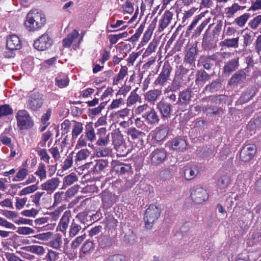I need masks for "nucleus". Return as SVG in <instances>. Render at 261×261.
<instances>
[{"label":"nucleus","mask_w":261,"mask_h":261,"mask_svg":"<svg viewBox=\"0 0 261 261\" xmlns=\"http://www.w3.org/2000/svg\"><path fill=\"white\" fill-rule=\"evenodd\" d=\"M38 154L40 156L41 160L47 163H49V155L47 154L46 149H41L37 151Z\"/></svg>","instance_id":"e2e57ef3"},{"label":"nucleus","mask_w":261,"mask_h":261,"mask_svg":"<svg viewBox=\"0 0 261 261\" xmlns=\"http://www.w3.org/2000/svg\"><path fill=\"white\" fill-rule=\"evenodd\" d=\"M77 180V177L75 173H72L64 178L63 185L62 189H64L66 185L69 186Z\"/></svg>","instance_id":"e433bc0d"},{"label":"nucleus","mask_w":261,"mask_h":261,"mask_svg":"<svg viewBox=\"0 0 261 261\" xmlns=\"http://www.w3.org/2000/svg\"><path fill=\"white\" fill-rule=\"evenodd\" d=\"M183 172L186 180H191L199 173L198 166L195 164L187 166L185 168Z\"/></svg>","instance_id":"2eb2a0df"},{"label":"nucleus","mask_w":261,"mask_h":261,"mask_svg":"<svg viewBox=\"0 0 261 261\" xmlns=\"http://www.w3.org/2000/svg\"><path fill=\"white\" fill-rule=\"evenodd\" d=\"M81 227L80 225L75 223L74 222V220H73V222H72L70 228V231H69V236L70 237H74L80 231L81 229Z\"/></svg>","instance_id":"09e8293b"},{"label":"nucleus","mask_w":261,"mask_h":261,"mask_svg":"<svg viewBox=\"0 0 261 261\" xmlns=\"http://www.w3.org/2000/svg\"><path fill=\"white\" fill-rule=\"evenodd\" d=\"M172 148L174 150L183 151L186 149L187 146V142L183 138L178 137L174 139L171 143Z\"/></svg>","instance_id":"4be33fe9"},{"label":"nucleus","mask_w":261,"mask_h":261,"mask_svg":"<svg viewBox=\"0 0 261 261\" xmlns=\"http://www.w3.org/2000/svg\"><path fill=\"white\" fill-rule=\"evenodd\" d=\"M22 250L36 254L39 256L42 255L45 252L43 247L38 245H31L21 247Z\"/></svg>","instance_id":"a878e982"},{"label":"nucleus","mask_w":261,"mask_h":261,"mask_svg":"<svg viewBox=\"0 0 261 261\" xmlns=\"http://www.w3.org/2000/svg\"><path fill=\"white\" fill-rule=\"evenodd\" d=\"M89 151L86 149H82L76 154V161L86 159L89 156Z\"/></svg>","instance_id":"052dcab7"},{"label":"nucleus","mask_w":261,"mask_h":261,"mask_svg":"<svg viewBox=\"0 0 261 261\" xmlns=\"http://www.w3.org/2000/svg\"><path fill=\"white\" fill-rule=\"evenodd\" d=\"M53 43L52 38L46 33L42 35L34 42V47L38 50L43 51L50 48Z\"/></svg>","instance_id":"6e6552de"},{"label":"nucleus","mask_w":261,"mask_h":261,"mask_svg":"<svg viewBox=\"0 0 261 261\" xmlns=\"http://www.w3.org/2000/svg\"><path fill=\"white\" fill-rule=\"evenodd\" d=\"M123 140H113L114 145L117 146L118 151L122 153V155H125L128 153V150H126L125 146L123 145Z\"/></svg>","instance_id":"37998d69"},{"label":"nucleus","mask_w":261,"mask_h":261,"mask_svg":"<svg viewBox=\"0 0 261 261\" xmlns=\"http://www.w3.org/2000/svg\"><path fill=\"white\" fill-rule=\"evenodd\" d=\"M145 25V20L142 23L139 28L136 30L135 34L133 35L130 38H129L127 40L130 42H135L137 41L144 30Z\"/></svg>","instance_id":"4c0bfd02"},{"label":"nucleus","mask_w":261,"mask_h":261,"mask_svg":"<svg viewBox=\"0 0 261 261\" xmlns=\"http://www.w3.org/2000/svg\"><path fill=\"white\" fill-rule=\"evenodd\" d=\"M156 107L163 118L170 117L172 112V106L170 103L162 100L157 103Z\"/></svg>","instance_id":"ddd939ff"},{"label":"nucleus","mask_w":261,"mask_h":261,"mask_svg":"<svg viewBox=\"0 0 261 261\" xmlns=\"http://www.w3.org/2000/svg\"><path fill=\"white\" fill-rule=\"evenodd\" d=\"M249 13H245L235 19L234 22L240 27H243L250 17Z\"/></svg>","instance_id":"ea45409f"},{"label":"nucleus","mask_w":261,"mask_h":261,"mask_svg":"<svg viewBox=\"0 0 261 261\" xmlns=\"http://www.w3.org/2000/svg\"><path fill=\"white\" fill-rule=\"evenodd\" d=\"M38 181L35 185H33L24 188L21 191H20L19 195L20 196L25 195L30 193H33L36 191L38 189L37 184Z\"/></svg>","instance_id":"79ce46f5"},{"label":"nucleus","mask_w":261,"mask_h":261,"mask_svg":"<svg viewBox=\"0 0 261 261\" xmlns=\"http://www.w3.org/2000/svg\"><path fill=\"white\" fill-rule=\"evenodd\" d=\"M223 89V86L221 80L216 79L206 85L204 89L205 91L213 93L221 91Z\"/></svg>","instance_id":"a211bd4d"},{"label":"nucleus","mask_w":261,"mask_h":261,"mask_svg":"<svg viewBox=\"0 0 261 261\" xmlns=\"http://www.w3.org/2000/svg\"><path fill=\"white\" fill-rule=\"evenodd\" d=\"M39 211L32 208L31 210H24L21 212V214L26 217H31L35 218L38 214Z\"/></svg>","instance_id":"0e129e2a"},{"label":"nucleus","mask_w":261,"mask_h":261,"mask_svg":"<svg viewBox=\"0 0 261 261\" xmlns=\"http://www.w3.org/2000/svg\"><path fill=\"white\" fill-rule=\"evenodd\" d=\"M105 261H126V257L123 254H116L110 256Z\"/></svg>","instance_id":"864d4df0"},{"label":"nucleus","mask_w":261,"mask_h":261,"mask_svg":"<svg viewBox=\"0 0 261 261\" xmlns=\"http://www.w3.org/2000/svg\"><path fill=\"white\" fill-rule=\"evenodd\" d=\"M128 134L131 136L133 139H136L139 138L140 136H141L143 133L139 131L135 127L129 128L128 130Z\"/></svg>","instance_id":"603ef678"},{"label":"nucleus","mask_w":261,"mask_h":261,"mask_svg":"<svg viewBox=\"0 0 261 261\" xmlns=\"http://www.w3.org/2000/svg\"><path fill=\"white\" fill-rule=\"evenodd\" d=\"M45 22L46 18L43 14L30 11L27 15L24 24L29 31H34L42 27Z\"/></svg>","instance_id":"f257e3e1"},{"label":"nucleus","mask_w":261,"mask_h":261,"mask_svg":"<svg viewBox=\"0 0 261 261\" xmlns=\"http://www.w3.org/2000/svg\"><path fill=\"white\" fill-rule=\"evenodd\" d=\"M158 41L153 39L149 44L148 47L143 55V58L148 56L152 52H154L157 46Z\"/></svg>","instance_id":"c9c22d12"},{"label":"nucleus","mask_w":261,"mask_h":261,"mask_svg":"<svg viewBox=\"0 0 261 261\" xmlns=\"http://www.w3.org/2000/svg\"><path fill=\"white\" fill-rule=\"evenodd\" d=\"M254 36V33L252 32H250L249 33H246L243 35V46L244 48H245L248 45H250L252 43Z\"/></svg>","instance_id":"49530a36"},{"label":"nucleus","mask_w":261,"mask_h":261,"mask_svg":"<svg viewBox=\"0 0 261 261\" xmlns=\"http://www.w3.org/2000/svg\"><path fill=\"white\" fill-rule=\"evenodd\" d=\"M211 75L204 69L198 70L196 73L195 83L197 85L203 86L206 81L210 80Z\"/></svg>","instance_id":"f3484780"},{"label":"nucleus","mask_w":261,"mask_h":261,"mask_svg":"<svg viewBox=\"0 0 261 261\" xmlns=\"http://www.w3.org/2000/svg\"><path fill=\"white\" fill-rule=\"evenodd\" d=\"M248 129L252 132L261 128V116L257 117L253 120H251L248 125Z\"/></svg>","instance_id":"7c9ffc66"},{"label":"nucleus","mask_w":261,"mask_h":261,"mask_svg":"<svg viewBox=\"0 0 261 261\" xmlns=\"http://www.w3.org/2000/svg\"><path fill=\"white\" fill-rule=\"evenodd\" d=\"M173 16L172 12L167 10L163 15V18L160 20L159 27V31H163L169 24Z\"/></svg>","instance_id":"5701e85b"},{"label":"nucleus","mask_w":261,"mask_h":261,"mask_svg":"<svg viewBox=\"0 0 261 261\" xmlns=\"http://www.w3.org/2000/svg\"><path fill=\"white\" fill-rule=\"evenodd\" d=\"M167 153V151L163 148L154 150L150 154L152 165L158 166L164 163L166 159Z\"/></svg>","instance_id":"1a4fd4ad"},{"label":"nucleus","mask_w":261,"mask_h":261,"mask_svg":"<svg viewBox=\"0 0 261 261\" xmlns=\"http://www.w3.org/2000/svg\"><path fill=\"white\" fill-rule=\"evenodd\" d=\"M109 136L110 134L109 133L105 136H98V139L96 144L99 146H106L109 142Z\"/></svg>","instance_id":"3c124183"},{"label":"nucleus","mask_w":261,"mask_h":261,"mask_svg":"<svg viewBox=\"0 0 261 261\" xmlns=\"http://www.w3.org/2000/svg\"><path fill=\"white\" fill-rule=\"evenodd\" d=\"M6 47L7 49L18 50L22 47L21 41L16 35H10L7 39Z\"/></svg>","instance_id":"4468645a"},{"label":"nucleus","mask_w":261,"mask_h":261,"mask_svg":"<svg viewBox=\"0 0 261 261\" xmlns=\"http://www.w3.org/2000/svg\"><path fill=\"white\" fill-rule=\"evenodd\" d=\"M230 178L227 175H223L218 180V186L220 189L227 188L230 183Z\"/></svg>","instance_id":"2f4dec72"},{"label":"nucleus","mask_w":261,"mask_h":261,"mask_svg":"<svg viewBox=\"0 0 261 261\" xmlns=\"http://www.w3.org/2000/svg\"><path fill=\"white\" fill-rule=\"evenodd\" d=\"M161 211L160 205L151 204L148 206L144 212L143 217L146 228L148 229L152 228L154 224L160 218Z\"/></svg>","instance_id":"f03ea898"},{"label":"nucleus","mask_w":261,"mask_h":261,"mask_svg":"<svg viewBox=\"0 0 261 261\" xmlns=\"http://www.w3.org/2000/svg\"><path fill=\"white\" fill-rule=\"evenodd\" d=\"M108 162L106 160L100 159L96 161V164L92 168L94 173H100L108 166Z\"/></svg>","instance_id":"cd10ccee"},{"label":"nucleus","mask_w":261,"mask_h":261,"mask_svg":"<svg viewBox=\"0 0 261 261\" xmlns=\"http://www.w3.org/2000/svg\"><path fill=\"white\" fill-rule=\"evenodd\" d=\"M17 126L21 130L27 129L34 125V122L25 110H19L16 115Z\"/></svg>","instance_id":"7ed1b4c3"},{"label":"nucleus","mask_w":261,"mask_h":261,"mask_svg":"<svg viewBox=\"0 0 261 261\" xmlns=\"http://www.w3.org/2000/svg\"><path fill=\"white\" fill-rule=\"evenodd\" d=\"M71 215V212L69 210L66 211L64 212L60 222L58 224V227H60V230L63 232L65 231L67 228L69 217Z\"/></svg>","instance_id":"393cba45"},{"label":"nucleus","mask_w":261,"mask_h":261,"mask_svg":"<svg viewBox=\"0 0 261 261\" xmlns=\"http://www.w3.org/2000/svg\"><path fill=\"white\" fill-rule=\"evenodd\" d=\"M94 244L93 241L90 240H87L83 245L81 248V251L84 253H88L90 250L93 249Z\"/></svg>","instance_id":"de8ad7c7"},{"label":"nucleus","mask_w":261,"mask_h":261,"mask_svg":"<svg viewBox=\"0 0 261 261\" xmlns=\"http://www.w3.org/2000/svg\"><path fill=\"white\" fill-rule=\"evenodd\" d=\"M172 70V67L169 63H165L162 67L160 74L154 81V84L155 85L163 86L165 83L168 81Z\"/></svg>","instance_id":"9d476101"},{"label":"nucleus","mask_w":261,"mask_h":261,"mask_svg":"<svg viewBox=\"0 0 261 261\" xmlns=\"http://www.w3.org/2000/svg\"><path fill=\"white\" fill-rule=\"evenodd\" d=\"M239 37H238L235 38L225 39L223 41H222L221 43L224 46L237 48L239 46Z\"/></svg>","instance_id":"72a5a7b5"},{"label":"nucleus","mask_w":261,"mask_h":261,"mask_svg":"<svg viewBox=\"0 0 261 261\" xmlns=\"http://www.w3.org/2000/svg\"><path fill=\"white\" fill-rule=\"evenodd\" d=\"M192 92L189 89H186L180 92L175 104L186 109L191 101Z\"/></svg>","instance_id":"9b49d317"},{"label":"nucleus","mask_w":261,"mask_h":261,"mask_svg":"<svg viewBox=\"0 0 261 261\" xmlns=\"http://www.w3.org/2000/svg\"><path fill=\"white\" fill-rule=\"evenodd\" d=\"M69 82V80L65 74H60L55 79L56 85L60 88L67 87Z\"/></svg>","instance_id":"bb28decb"},{"label":"nucleus","mask_w":261,"mask_h":261,"mask_svg":"<svg viewBox=\"0 0 261 261\" xmlns=\"http://www.w3.org/2000/svg\"><path fill=\"white\" fill-rule=\"evenodd\" d=\"M255 95V92L254 89L252 88H248L242 93L238 101L240 103H246L252 99Z\"/></svg>","instance_id":"412c9836"},{"label":"nucleus","mask_w":261,"mask_h":261,"mask_svg":"<svg viewBox=\"0 0 261 261\" xmlns=\"http://www.w3.org/2000/svg\"><path fill=\"white\" fill-rule=\"evenodd\" d=\"M13 113V110L9 105H0V118L4 116L12 115Z\"/></svg>","instance_id":"473e14b6"},{"label":"nucleus","mask_w":261,"mask_h":261,"mask_svg":"<svg viewBox=\"0 0 261 261\" xmlns=\"http://www.w3.org/2000/svg\"><path fill=\"white\" fill-rule=\"evenodd\" d=\"M214 149V147H205L200 152V156L203 158H207L213 154Z\"/></svg>","instance_id":"5fc2aeb1"},{"label":"nucleus","mask_w":261,"mask_h":261,"mask_svg":"<svg viewBox=\"0 0 261 261\" xmlns=\"http://www.w3.org/2000/svg\"><path fill=\"white\" fill-rule=\"evenodd\" d=\"M222 25V20H218L216 25L214 27L212 31H211L213 38H216L219 39L218 38L221 32Z\"/></svg>","instance_id":"a19ab883"},{"label":"nucleus","mask_w":261,"mask_h":261,"mask_svg":"<svg viewBox=\"0 0 261 261\" xmlns=\"http://www.w3.org/2000/svg\"><path fill=\"white\" fill-rule=\"evenodd\" d=\"M75 124L72 131V138H76L82 132L83 129V124L81 122L74 121Z\"/></svg>","instance_id":"58836bf2"},{"label":"nucleus","mask_w":261,"mask_h":261,"mask_svg":"<svg viewBox=\"0 0 261 261\" xmlns=\"http://www.w3.org/2000/svg\"><path fill=\"white\" fill-rule=\"evenodd\" d=\"M64 193L63 192H58L56 193L54 195V202L51 206H50L48 209L50 210L56 207L58 204L61 203L62 201V195H64Z\"/></svg>","instance_id":"8fccbe9b"},{"label":"nucleus","mask_w":261,"mask_h":261,"mask_svg":"<svg viewBox=\"0 0 261 261\" xmlns=\"http://www.w3.org/2000/svg\"><path fill=\"white\" fill-rule=\"evenodd\" d=\"M142 117L148 123L151 124L158 123L160 120L154 109H151L150 111L146 112L145 113L143 114Z\"/></svg>","instance_id":"aec40b11"},{"label":"nucleus","mask_w":261,"mask_h":261,"mask_svg":"<svg viewBox=\"0 0 261 261\" xmlns=\"http://www.w3.org/2000/svg\"><path fill=\"white\" fill-rule=\"evenodd\" d=\"M60 181L58 178H53L47 181V186L50 188L49 190H55L58 187Z\"/></svg>","instance_id":"680f3d73"},{"label":"nucleus","mask_w":261,"mask_h":261,"mask_svg":"<svg viewBox=\"0 0 261 261\" xmlns=\"http://www.w3.org/2000/svg\"><path fill=\"white\" fill-rule=\"evenodd\" d=\"M169 128L167 126L163 125L159 127L156 128L155 130V134L153 135V138L157 142H160L166 138L168 135Z\"/></svg>","instance_id":"dca6fc26"},{"label":"nucleus","mask_w":261,"mask_h":261,"mask_svg":"<svg viewBox=\"0 0 261 261\" xmlns=\"http://www.w3.org/2000/svg\"><path fill=\"white\" fill-rule=\"evenodd\" d=\"M123 11L125 13L132 14L134 12V7L131 2L127 0L122 5Z\"/></svg>","instance_id":"69168bd1"},{"label":"nucleus","mask_w":261,"mask_h":261,"mask_svg":"<svg viewBox=\"0 0 261 261\" xmlns=\"http://www.w3.org/2000/svg\"><path fill=\"white\" fill-rule=\"evenodd\" d=\"M212 60H215L212 56H208L201 60V64H202L204 69L209 70L213 66L214 64L212 62Z\"/></svg>","instance_id":"a18cd8bd"},{"label":"nucleus","mask_w":261,"mask_h":261,"mask_svg":"<svg viewBox=\"0 0 261 261\" xmlns=\"http://www.w3.org/2000/svg\"><path fill=\"white\" fill-rule=\"evenodd\" d=\"M45 166L43 163H40L38 170L35 172V174L39 176L41 179L46 178V171L45 169Z\"/></svg>","instance_id":"c03bdc74"},{"label":"nucleus","mask_w":261,"mask_h":261,"mask_svg":"<svg viewBox=\"0 0 261 261\" xmlns=\"http://www.w3.org/2000/svg\"><path fill=\"white\" fill-rule=\"evenodd\" d=\"M212 24L208 25V28L206 29L203 35L202 47L205 50H210L214 48L216 45V42L218 39L213 38L210 29Z\"/></svg>","instance_id":"423d86ee"},{"label":"nucleus","mask_w":261,"mask_h":261,"mask_svg":"<svg viewBox=\"0 0 261 261\" xmlns=\"http://www.w3.org/2000/svg\"><path fill=\"white\" fill-rule=\"evenodd\" d=\"M59 253L49 250L46 256V258L48 261H57L59 258Z\"/></svg>","instance_id":"4d7b16f0"},{"label":"nucleus","mask_w":261,"mask_h":261,"mask_svg":"<svg viewBox=\"0 0 261 261\" xmlns=\"http://www.w3.org/2000/svg\"><path fill=\"white\" fill-rule=\"evenodd\" d=\"M124 241L130 245L134 244L137 241V237L133 231H129L124 236Z\"/></svg>","instance_id":"f704fd0d"},{"label":"nucleus","mask_w":261,"mask_h":261,"mask_svg":"<svg viewBox=\"0 0 261 261\" xmlns=\"http://www.w3.org/2000/svg\"><path fill=\"white\" fill-rule=\"evenodd\" d=\"M241 9V6H239L238 4H233L230 7H228L226 9L227 10L226 13L229 14L228 17H230L233 15L237 11Z\"/></svg>","instance_id":"13d9d810"},{"label":"nucleus","mask_w":261,"mask_h":261,"mask_svg":"<svg viewBox=\"0 0 261 261\" xmlns=\"http://www.w3.org/2000/svg\"><path fill=\"white\" fill-rule=\"evenodd\" d=\"M257 151L255 144H247L244 145L240 150V159L244 163H248L254 157Z\"/></svg>","instance_id":"20e7f679"},{"label":"nucleus","mask_w":261,"mask_h":261,"mask_svg":"<svg viewBox=\"0 0 261 261\" xmlns=\"http://www.w3.org/2000/svg\"><path fill=\"white\" fill-rule=\"evenodd\" d=\"M162 95V90L154 89L148 91L145 94V99L149 101H155L158 97Z\"/></svg>","instance_id":"c85d7f7f"},{"label":"nucleus","mask_w":261,"mask_h":261,"mask_svg":"<svg viewBox=\"0 0 261 261\" xmlns=\"http://www.w3.org/2000/svg\"><path fill=\"white\" fill-rule=\"evenodd\" d=\"M74 152L72 151L71 153L69 154L68 156H67V158L65 159L64 161V165L62 167L63 170H66L71 167L73 163L72 154Z\"/></svg>","instance_id":"bf43d9fd"},{"label":"nucleus","mask_w":261,"mask_h":261,"mask_svg":"<svg viewBox=\"0 0 261 261\" xmlns=\"http://www.w3.org/2000/svg\"><path fill=\"white\" fill-rule=\"evenodd\" d=\"M261 23V14L253 18V20H251L249 25L250 28L252 29H255L257 28L259 24Z\"/></svg>","instance_id":"338daca9"},{"label":"nucleus","mask_w":261,"mask_h":261,"mask_svg":"<svg viewBox=\"0 0 261 261\" xmlns=\"http://www.w3.org/2000/svg\"><path fill=\"white\" fill-rule=\"evenodd\" d=\"M191 197L194 202L196 204H200L208 199V195L205 189L202 187L197 186L193 188Z\"/></svg>","instance_id":"39448f33"},{"label":"nucleus","mask_w":261,"mask_h":261,"mask_svg":"<svg viewBox=\"0 0 261 261\" xmlns=\"http://www.w3.org/2000/svg\"><path fill=\"white\" fill-rule=\"evenodd\" d=\"M138 88H137L135 90H134L130 94L129 97L127 98V103L128 105H133L134 104L138 99L139 95L135 93L137 90Z\"/></svg>","instance_id":"774afa93"},{"label":"nucleus","mask_w":261,"mask_h":261,"mask_svg":"<svg viewBox=\"0 0 261 261\" xmlns=\"http://www.w3.org/2000/svg\"><path fill=\"white\" fill-rule=\"evenodd\" d=\"M197 55V49L195 47L192 46L188 50L184 58V62L190 65L194 64Z\"/></svg>","instance_id":"b1692460"},{"label":"nucleus","mask_w":261,"mask_h":261,"mask_svg":"<svg viewBox=\"0 0 261 261\" xmlns=\"http://www.w3.org/2000/svg\"><path fill=\"white\" fill-rule=\"evenodd\" d=\"M246 81V74L243 70L234 73L228 81V85L237 86L243 85Z\"/></svg>","instance_id":"f8f14e48"},{"label":"nucleus","mask_w":261,"mask_h":261,"mask_svg":"<svg viewBox=\"0 0 261 261\" xmlns=\"http://www.w3.org/2000/svg\"><path fill=\"white\" fill-rule=\"evenodd\" d=\"M239 66V58H233L227 62L224 67L223 71L225 73L230 74L238 69Z\"/></svg>","instance_id":"6ab92c4d"},{"label":"nucleus","mask_w":261,"mask_h":261,"mask_svg":"<svg viewBox=\"0 0 261 261\" xmlns=\"http://www.w3.org/2000/svg\"><path fill=\"white\" fill-rule=\"evenodd\" d=\"M16 232L19 234L27 235L35 232V230L28 227H19Z\"/></svg>","instance_id":"6e6d98bb"},{"label":"nucleus","mask_w":261,"mask_h":261,"mask_svg":"<svg viewBox=\"0 0 261 261\" xmlns=\"http://www.w3.org/2000/svg\"><path fill=\"white\" fill-rule=\"evenodd\" d=\"M43 95L38 92L32 93L28 100V107L33 111L39 110L43 103Z\"/></svg>","instance_id":"0eeeda50"},{"label":"nucleus","mask_w":261,"mask_h":261,"mask_svg":"<svg viewBox=\"0 0 261 261\" xmlns=\"http://www.w3.org/2000/svg\"><path fill=\"white\" fill-rule=\"evenodd\" d=\"M181 85V79L179 77L175 76L174 77L172 83L168 87L169 91L176 92L177 91Z\"/></svg>","instance_id":"c756f323"}]
</instances>
